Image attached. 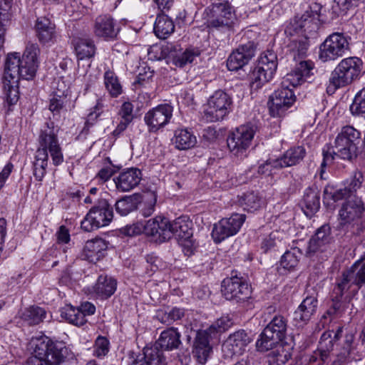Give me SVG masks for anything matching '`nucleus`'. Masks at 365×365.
Here are the masks:
<instances>
[{
	"label": "nucleus",
	"mask_w": 365,
	"mask_h": 365,
	"mask_svg": "<svg viewBox=\"0 0 365 365\" xmlns=\"http://www.w3.org/2000/svg\"><path fill=\"white\" fill-rule=\"evenodd\" d=\"M349 109L353 115L365 114V86L356 93Z\"/></svg>",
	"instance_id": "nucleus-51"
},
{
	"label": "nucleus",
	"mask_w": 365,
	"mask_h": 365,
	"mask_svg": "<svg viewBox=\"0 0 365 365\" xmlns=\"http://www.w3.org/2000/svg\"><path fill=\"white\" fill-rule=\"evenodd\" d=\"M14 168L11 163H8L0 173V190L4 186L6 180L11 175Z\"/></svg>",
	"instance_id": "nucleus-64"
},
{
	"label": "nucleus",
	"mask_w": 365,
	"mask_h": 365,
	"mask_svg": "<svg viewBox=\"0 0 365 365\" xmlns=\"http://www.w3.org/2000/svg\"><path fill=\"white\" fill-rule=\"evenodd\" d=\"M133 105L130 102H124L118 113L120 118L119 123L115 129L113 131V135L115 137L119 136L123 131L126 130L128 125L133 121Z\"/></svg>",
	"instance_id": "nucleus-37"
},
{
	"label": "nucleus",
	"mask_w": 365,
	"mask_h": 365,
	"mask_svg": "<svg viewBox=\"0 0 365 365\" xmlns=\"http://www.w3.org/2000/svg\"><path fill=\"white\" fill-rule=\"evenodd\" d=\"M117 288V281L108 275H100L93 286V294L98 298L106 299L110 297Z\"/></svg>",
	"instance_id": "nucleus-30"
},
{
	"label": "nucleus",
	"mask_w": 365,
	"mask_h": 365,
	"mask_svg": "<svg viewBox=\"0 0 365 365\" xmlns=\"http://www.w3.org/2000/svg\"><path fill=\"white\" fill-rule=\"evenodd\" d=\"M175 147L180 150H186L195 147L196 136L188 129H177L173 138Z\"/></svg>",
	"instance_id": "nucleus-36"
},
{
	"label": "nucleus",
	"mask_w": 365,
	"mask_h": 365,
	"mask_svg": "<svg viewBox=\"0 0 365 365\" xmlns=\"http://www.w3.org/2000/svg\"><path fill=\"white\" fill-rule=\"evenodd\" d=\"M61 316L68 323L78 327L83 326L87 322L86 318L83 316V314H82L78 307H74L71 305H66L62 308Z\"/></svg>",
	"instance_id": "nucleus-47"
},
{
	"label": "nucleus",
	"mask_w": 365,
	"mask_h": 365,
	"mask_svg": "<svg viewBox=\"0 0 365 365\" xmlns=\"http://www.w3.org/2000/svg\"><path fill=\"white\" fill-rule=\"evenodd\" d=\"M245 220L243 214L234 213L230 217L223 218L214 225L212 237L215 243L236 235Z\"/></svg>",
	"instance_id": "nucleus-16"
},
{
	"label": "nucleus",
	"mask_w": 365,
	"mask_h": 365,
	"mask_svg": "<svg viewBox=\"0 0 365 365\" xmlns=\"http://www.w3.org/2000/svg\"><path fill=\"white\" fill-rule=\"evenodd\" d=\"M39 52L38 46L31 43L26 46L21 58L18 53L8 54L3 83L5 98L9 105H14L19 100V80H31L35 76L38 66L37 56Z\"/></svg>",
	"instance_id": "nucleus-1"
},
{
	"label": "nucleus",
	"mask_w": 365,
	"mask_h": 365,
	"mask_svg": "<svg viewBox=\"0 0 365 365\" xmlns=\"http://www.w3.org/2000/svg\"><path fill=\"white\" fill-rule=\"evenodd\" d=\"M331 241V228L328 225H324L317 230L315 235L310 239L307 252H323Z\"/></svg>",
	"instance_id": "nucleus-28"
},
{
	"label": "nucleus",
	"mask_w": 365,
	"mask_h": 365,
	"mask_svg": "<svg viewBox=\"0 0 365 365\" xmlns=\"http://www.w3.org/2000/svg\"><path fill=\"white\" fill-rule=\"evenodd\" d=\"M291 38L292 39L287 46L288 53L294 61H299V62L296 64V67L301 61H305L302 59L307 56L309 46L308 41L309 38L299 36H295ZM308 61L310 62V61ZM311 63L314 66V63L312 61Z\"/></svg>",
	"instance_id": "nucleus-29"
},
{
	"label": "nucleus",
	"mask_w": 365,
	"mask_h": 365,
	"mask_svg": "<svg viewBox=\"0 0 365 365\" xmlns=\"http://www.w3.org/2000/svg\"><path fill=\"white\" fill-rule=\"evenodd\" d=\"M345 272L355 284L353 292L354 294H356L365 284V255L355 262L351 267L345 269Z\"/></svg>",
	"instance_id": "nucleus-34"
},
{
	"label": "nucleus",
	"mask_w": 365,
	"mask_h": 365,
	"mask_svg": "<svg viewBox=\"0 0 365 365\" xmlns=\"http://www.w3.org/2000/svg\"><path fill=\"white\" fill-rule=\"evenodd\" d=\"M232 324V323L228 317H222L207 329L215 336L217 333L227 330L230 327Z\"/></svg>",
	"instance_id": "nucleus-54"
},
{
	"label": "nucleus",
	"mask_w": 365,
	"mask_h": 365,
	"mask_svg": "<svg viewBox=\"0 0 365 365\" xmlns=\"http://www.w3.org/2000/svg\"><path fill=\"white\" fill-rule=\"evenodd\" d=\"M287 321L281 315L275 316L266 326L256 342V347L259 351H265L274 345L282 341L286 336Z\"/></svg>",
	"instance_id": "nucleus-11"
},
{
	"label": "nucleus",
	"mask_w": 365,
	"mask_h": 365,
	"mask_svg": "<svg viewBox=\"0 0 365 365\" xmlns=\"http://www.w3.org/2000/svg\"><path fill=\"white\" fill-rule=\"evenodd\" d=\"M239 203L245 210L252 212L259 210L264 205V200L258 193L248 192L240 197Z\"/></svg>",
	"instance_id": "nucleus-45"
},
{
	"label": "nucleus",
	"mask_w": 365,
	"mask_h": 365,
	"mask_svg": "<svg viewBox=\"0 0 365 365\" xmlns=\"http://www.w3.org/2000/svg\"><path fill=\"white\" fill-rule=\"evenodd\" d=\"M192 222L188 217L182 216L170 222L172 236L175 234L181 238H189L192 236Z\"/></svg>",
	"instance_id": "nucleus-43"
},
{
	"label": "nucleus",
	"mask_w": 365,
	"mask_h": 365,
	"mask_svg": "<svg viewBox=\"0 0 365 365\" xmlns=\"http://www.w3.org/2000/svg\"><path fill=\"white\" fill-rule=\"evenodd\" d=\"M185 315V310L178 307H173L165 312H160L158 314L159 320L167 324H171L177 320L181 319Z\"/></svg>",
	"instance_id": "nucleus-50"
},
{
	"label": "nucleus",
	"mask_w": 365,
	"mask_h": 365,
	"mask_svg": "<svg viewBox=\"0 0 365 365\" xmlns=\"http://www.w3.org/2000/svg\"><path fill=\"white\" fill-rule=\"evenodd\" d=\"M109 351V341L103 336H98L95 342L93 355L101 358L105 356Z\"/></svg>",
	"instance_id": "nucleus-55"
},
{
	"label": "nucleus",
	"mask_w": 365,
	"mask_h": 365,
	"mask_svg": "<svg viewBox=\"0 0 365 365\" xmlns=\"http://www.w3.org/2000/svg\"><path fill=\"white\" fill-rule=\"evenodd\" d=\"M61 84L62 88H60L58 84L56 91L50 96L48 109L53 113V117L61 113L67 102L68 90L63 82H61Z\"/></svg>",
	"instance_id": "nucleus-35"
},
{
	"label": "nucleus",
	"mask_w": 365,
	"mask_h": 365,
	"mask_svg": "<svg viewBox=\"0 0 365 365\" xmlns=\"http://www.w3.org/2000/svg\"><path fill=\"white\" fill-rule=\"evenodd\" d=\"M306 154V149L302 145L291 147L279 158L274 160L273 167L280 169L298 165L304 160Z\"/></svg>",
	"instance_id": "nucleus-25"
},
{
	"label": "nucleus",
	"mask_w": 365,
	"mask_h": 365,
	"mask_svg": "<svg viewBox=\"0 0 365 365\" xmlns=\"http://www.w3.org/2000/svg\"><path fill=\"white\" fill-rule=\"evenodd\" d=\"M364 210V203L360 199L354 197L347 200L339 211L340 225L350 224L359 219Z\"/></svg>",
	"instance_id": "nucleus-24"
},
{
	"label": "nucleus",
	"mask_w": 365,
	"mask_h": 365,
	"mask_svg": "<svg viewBox=\"0 0 365 365\" xmlns=\"http://www.w3.org/2000/svg\"><path fill=\"white\" fill-rule=\"evenodd\" d=\"M290 358V347L282 344L277 346L267 356L269 365H284Z\"/></svg>",
	"instance_id": "nucleus-42"
},
{
	"label": "nucleus",
	"mask_w": 365,
	"mask_h": 365,
	"mask_svg": "<svg viewBox=\"0 0 365 365\" xmlns=\"http://www.w3.org/2000/svg\"><path fill=\"white\" fill-rule=\"evenodd\" d=\"M57 242L59 244H66L70 241V234L68 230L61 225L56 232Z\"/></svg>",
	"instance_id": "nucleus-63"
},
{
	"label": "nucleus",
	"mask_w": 365,
	"mask_h": 365,
	"mask_svg": "<svg viewBox=\"0 0 365 365\" xmlns=\"http://www.w3.org/2000/svg\"><path fill=\"white\" fill-rule=\"evenodd\" d=\"M119 29L110 15H101L95 21L94 33L97 36L106 40H113L117 37Z\"/></svg>",
	"instance_id": "nucleus-26"
},
{
	"label": "nucleus",
	"mask_w": 365,
	"mask_h": 365,
	"mask_svg": "<svg viewBox=\"0 0 365 365\" xmlns=\"http://www.w3.org/2000/svg\"><path fill=\"white\" fill-rule=\"evenodd\" d=\"M252 339L244 329H240L230 334L222 346V353L226 358L242 354Z\"/></svg>",
	"instance_id": "nucleus-18"
},
{
	"label": "nucleus",
	"mask_w": 365,
	"mask_h": 365,
	"mask_svg": "<svg viewBox=\"0 0 365 365\" xmlns=\"http://www.w3.org/2000/svg\"><path fill=\"white\" fill-rule=\"evenodd\" d=\"M332 306L327 310V314L329 315L338 314L341 312L342 299L344 296L334 294L331 292Z\"/></svg>",
	"instance_id": "nucleus-59"
},
{
	"label": "nucleus",
	"mask_w": 365,
	"mask_h": 365,
	"mask_svg": "<svg viewBox=\"0 0 365 365\" xmlns=\"http://www.w3.org/2000/svg\"><path fill=\"white\" fill-rule=\"evenodd\" d=\"M106 250V245L102 239L87 241L83 249L86 257L91 262L103 257Z\"/></svg>",
	"instance_id": "nucleus-40"
},
{
	"label": "nucleus",
	"mask_w": 365,
	"mask_h": 365,
	"mask_svg": "<svg viewBox=\"0 0 365 365\" xmlns=\"http://www.w3.org/2000/svg\"><path fill=\"white\" fill-rule=\"evenodd\" d=\"M222 293L226 299L242 303L250 298L251 287L242 277L232 276L222 281Z\"/></svg>",
	"instance_id": "nucleus-15"
},
{
	"label": "nucleus",
	"mask_w": 365,
	"mask_h": 365,
	"mask_svg": "<svg viewBox=\"0 0 365 365\" xmlns=\"http://www.w3.org/2000/svg\"><path fill=\"white\" fill-rule=\"evenodd\" d=\"M232 98L227 92L217 90L207 100L204 115L207 121L222 120L232 109Z\"/></svg>",
	"instance_id": "nucleus-12"
},
{
	"label": "nucleus",
	"mask_w": 365,
	"mask_h": 365,
	"mask_svg": "<svg viewBox=\"0 0 365 365\" xmlns=\"http://www.w3.org/2000/svg\"><path fill=\"white\" fill-rule=\"evenodd\" d=\"M322 9L321 4L313 3L302 15L291 19L284 30L287 36H299L309 38L315 35L320 25Z\"/></svg>",
	"instance_id": "nucleus-6"
},
{
	"label": "nucleus",
	"mask_w": 365,
	"mask_h": 365,
	"mask_svg": "<svg viewBox=\"0 0 365 365\" xmlns=\"http://www.w3.org/2000/svg\"><path fill=\"white\" fill-rule=\"evenodd\" d=\"M36 36L42 43L52 42L56 36L55 24L47 17L37 19L35 24Z\"/></svg>",
	"instance_id": "nucleus-31"
},
{
	"label": "nucleus",
	"mask_w": 365,
	"mask_h": 365,
	"mask_svg": "<svg viewBox=\"0 0 365 365\" xmlns=\"http://www.w3.org/2000/svg\"><path fill=\"white\" fill-rule=\"evenodd\" d=\"M141 178V171L132 168L121 172L113 180L118 190L128 192L140 183Z\"/></svg>",
	"instance_id": "nucleus-27"
},
{
	"label": "nucleus",
	"mask_w": 365,
	"mask_h": 365,
	"mask_svg": "<svg viewBox=\"0 0 365 365\" xmlns=\"http://www.w3.org/2000/svg\"><path fill=\"white\" fill-rule=\"evenodd\" d=\"M145 222H137L130 225H127L123 228V232L128 236L138 235L141 233L145 234Z\"/></svg>",
	"instance_id": "nucleus-57"
},
{
	"label": "nucleus",
	"mask_w": 365,
	"mask_h": 365,
	"mask_svg": "<svg viewBox=\"0 0 365 365\" xmlns=\"http://www.w3.org/2000/svg\"><path fill=\"white\" fill-rule=\"evenodd\" d=\"M128 365H167L166 359L158 346H145L142 354L133 356Z\"/></svg>",
	"instance_id": "nucleus-23"
},
{
	"label": "nucleus",
	"mask_w": 365,
	"mask_h": 365,
	"mask_svg": "<svg viewBox=\"0 0 365 365\" xmlns=\"http://www.w3.org/2000/svg\"><path fill=\"white\" fill-rule=\"evenodd\" d=\"M215 337L207 329L199 330L196 333L192 346V354L201 364H205L210 357L212 347L210 340Z\"/></svg>",
	"instance_id": "nucleus-19"
},
{
	"label": "nucleus",
	"mask_w": 365,
	"mask_h": 365,
	"mask_svg": "<svg viewBox=\"0 0 365 365\" xmlns=\"http://www.w3.org/2000/svg\"><path fill=\"white\" fill-rule=\"evenodd\" d=\"M104 83L110 94L116 97L122 92V88L115 74L110 71H107L104 74Z\"/></svg>",
	"instance_id": "nucleus-48"
},
{
	"label": "nucleus",
	"mask_w": 365,
	"mask_h": 365,
	"mask_svg": "<svg viewBox=\"0 0 365 365\" xmlns=\"http://www.w3.org/2000/svg\"><path fill=\"white\" fill-rule=\"evenodd\" d=\"M255 133L256 128L251 124L240 125L230 132L227 138V144L230 153L237 157L245 155Z\"/></svg>",
	"instance_id": "nucleus-14"
},
{
	"label": "nucleus",
	"mask_w": 365,
	"mask_h": 365,
	"mask_svg": "<svg viewBox=\"0 0 365 365\" xmlns=\"http://www.w3.org/2000/svg\"><path fill=\"white\" fill-rule=\"evenodd\" d=\"M13 0H0V19L9 21Z\"/></svg>",
	"instance_id": "nucleus-61"
},
{
	"label": "nucleus",
	"mask_w": 365,
	"mask_h": 365,
	"mask_svg": "<svg viewBox=\"0 0 365 365\" xmlns=\"http://www.w3.org/2000/svg\"><path fill=\"white\" fill-rule=\"evenodd\" d=\"M198 55L199 53L197 51H194L192 49H186L185 51L174 56L173 62L178 67H183L187 63L192 62L195 57Z\"/></svg>",
	"instance_id": "nucleus-52"
},
{
	"label": "nucleus",
	"mask_w": 365,
	"mask_h": 365,
	"mask_svg": "<svg viewBox=\"0 0 365 365\" xmlns=\"http://www.w3.org/2000/svg\"><path fill=\"white\" fill-rule=\"evenodd\" d=\"M173 107L161 104L149 110L144 115V121L150 133H157L164 128L173 116Z\"/></svg>",
	"instance_id": "nucleus-17"
},
{
	"label": "nucleus",
	"mask_w": 365,
	"mask_h": 365,
	"mask_svg": "<svg viewBox=\"0 0 365 365\" xmlns=\"http://www.w3.org/2000/svg\"><path fill=\"white\" fill-rule=\"evenodd\" d=\"M362 61L357 57L342 59L331 72L327 86V92L334 93L337 89L350 85L359 78L361 72Z\"/></svg>",
	"instance_id": "nucleus-7"
},
{
	"label": "nucleus",
	"mask_w": 365,
	"mask_h": 365,
	"mask_svg": "<svg viewBox=\"0 0 365 365\" xmlns=\"http://www.w3.org/2000/svg\"><path fill=\"white\" fill-rule=\"evenodd\" d=\"M361 141V133L352 126L346 125L341 128L335 139V150L323 149V160L321 163L320 177L324 178V168L334 162L335 156L351 160L357 156L358 145Z\"/></svg>",
	"instance_id": "nucleus-4"
},
{
	"label": "nucleus",
	"mask_w": 365,
	"mask_h": 365,
	"mask_svg": "<svg viewBox=\"0 0 365 365\" xmlns=\"http://www.w3.org/2000/svg\"><path fill=\"white\" fill-rule=\"evenodd\" d=\"M277 68V57L272 51H267L261 54L257 66L251 74V86L260 88L272 79Z\"/></svg>",
	"instance_id": "nucleus-13"
},
{
	"label": "nucleus",
	"mask_w": 365,
	"mask_h": 365,
	"mask_svg": "<svg viewBox=\"0 0 365 365\" xmlns=\"http://www.w3.org/2000/svg\"><path fill=\"white\" fill-rule=\"evenodd\" d=\"M354 289L355 284H354V282L351 280L345 270H343L341 274L336 277L335 279L332 292L341 296H352L356 294L353 292Z\"/></svg>",
	"instance_id": "nucleus-38"
},
{
	"label": "nucleus",
	"mask_w": 365,
	"mask_h": 365,
	"mask_svg": "<svg viewBox=\"0 0 365 365\" xmlns=\"http://www.w3.org/2000/svg\"><path fill=\"white\" fill-rule=\"evenodd\" d=\"M300 255L299 250L296 248L287 251L281 258L280 266L287 270L294 269L298 264Z\"/></svg>",
	"instance_id": "nucleus-49"
},
{
	"label": "nucleus",
	"mask_w": 365,
	"mask_h": 365,
	"mask_svg": "<svg viewBox=\"0 0 365 365\" xmlns=\"http://www.w3.org/2000/svg\"><path fill=\"white\" fill-rule=\"evenodd\" d=\"M145 235L152 236L159 241H165L172 237L170 220L161 215L146 221Z\"/></svg>",
	"instance_id": "nucleus-21"
},
{
	"label": "nucleus",
	"mask_w": 365,
	"mask_h": 365,
	"mask_svg": "<svg viewBox=\"0 0 365 365\" xmlns=\"http://www.w3.org/2000/svg\"><path fill=\"white\" fill-rule=\"evenodd\" d=\"M46 312L38 306H30L21 313V318L29 325H36L45 319Z\"/></svg>",
	"instance_id": "nucleus-46"
},
{
	"label": "nucleus",
	"mask_w": 365,
	"mask_h": 365,
	"mask_svg": "<svg viewBox=\"0 0 365 365\" xmlns=\"http://www.w3.org/2000/svg\"><path fill=\"white\" fill-rule=\"evenodd\" d=\"M255 46L252 41L239 46L229 56L227 66L230 71H237L247 65L255 56Z\"/></svg>",
	"instance_id": "nucleus-20"
},
{
	"label": "nucleus",
	"mask_w": 365,
	"mask_h": 365,
	"mask_svg": "<svg viewBox=\"0 0 365 365\" xmlns=\"http://www.w3.org/2000/svg\"><path fill=\"white\" fill-rule=\"evenodd\" d=\"M300 205L304 214L308 217H312L320 207V194L317 188H307Z\"/></svg>",
	"instance_id": "nucleus-32"
},
{
	"label": "nucleus",
	"mask_w": 365,
	"mask_h": 365,
	"mask_svg": "<svg viewBox=\"0 0 365 365\" xmlns=\"http://www.w3.org/2000/svg\"><path fill=\"white\" fill-rule=\"evenodd\" d=\"M334 346V339L331 336V333L324 332L319 341V350L322 353H327L332 350Z\"/></svg>",
	"instance_id": "nucleus-56"
},
{
	"label": "nucleus",
	"mask_w": 365,
	"mask_h": 365,
	"mask_svg": "<svg viewBox=\"0 0 365 365\" xmlns=\"http://www.w3.org/2000/svg\"><path fill=\"white\" fill-rule=\"evenodd\" d=\"M30 346L33 356L27 359L26 365H60L64 361V348L45 335L32 337Z\"/></svg>",
	"instance_id": "nucleus-5"
},
{
	"label": "nucleus",
	"mask_w": 365,
	"mask_h": 365,
	"mask_svg": "<svg viewBox=\"0 0 365 365\" xmlns=\"http://www.w3.org/2000/svg\"><path fill=\"white\" fill-rule=\"evenodd\" d=\"M277 232H272L263 239L261 244V249L264 252H267L276 246L277 240Z\"/></svg>",
	"instance_id": "nucleus-60"
},
{
	"label": "nucleus",
	"mask_w": 365,
	"mask_h": 365,
	"mask_svg": "<svg viewBox=\"0 0 365 365\" xmlns=\"http://www.w3.org/2000/svg\"><path fill=\"white\" fill-rule=\"evenodd\" d=\"M181 334L175 327H170L163 331L155 346L158 345L162 350L172 351L181 344Z\"/></svg>",
	"instance_id": "nucleus-33"
},
{
	"label": "nucleus",
	"mask_w": 365,
	"mask_h": 365,
	"mask_svg": "<svg viewBox=\"0 0 365 365\" xmlns=\"http://www.w3.org/2000/svg\"><path fill=\"white\" fill-rule=\"evenodd\" d=\"M144 205L140 212L145 217H148L153 215L155 211L157 202V195L155 192H148L143 196Z\"/></svg>",
	"instance_id": "nucleus-53"
},
{
	"label": "nucleus",
	"mask_w": 365,
	"mask_h": 365,
	"mask_svg": "<svg viewBox=\"0 0 365 365\" xmlns=\"http://www.w3.org/2000/svg\"><path fill=\"white\" fill-rule=\"evenodd\" d=\"M59 127L54 122L49 120L41 128L37 148L33 162V174L38 181H41L46 173L48 163L49 152L53 164L56 166L63 162L62 149L58 142Z\"/></svg>",
	"instance_id": "nucleus-2"
},
{
	"label": "nucleus",
	"mask_w": 365,
	"mask_h": 365,
	"mask_svg": "<svg viewBox=\"0 0 365 365\" xmlns=\"http://www.w3.org/2000/svg\"><path fill=\"white\" fill-rule=\"evenodd\" d=\"M141 200L142 197L139 194L125 196L115 202V210L120 215L125 216L137 210Z\"/></svg>",
	"instance_id": "nucleus-39"
},
{
	"label": "nucleus",
	"mask_w": 365,
	"mask_h": 365,
	"mask_svg": "<svg viewBox=\"0 0 365 365\" xmlns=\"http://www.w3.org/2000/svg\"><path fill=\"white\" fill-rule=\"evenodd\" d=\"M73 44L78 59L83 60L84 58H89L93 56L96 48L91 40L77 38L73 40Z\"/></svg>",
	"instance_id": "nucleus-44"
},
{
	"label": "nucleus",
	"mask_w": 365,
	"mask_h": 365,
	"mask_svg": "<svg viewBox=\"0 0 365 365\" xmlns=\"http://www.w3.org/2000/svg\"><path fill=\"white\" fill-rule=\"evenodd\" d=\"M351 37L341 32L329 35L319 46V59L324 62L334 61L350 50Z\"/></svg>",
	"instance_id": "nucleus-9"
},
{
	"label": "nucleus",
	"mask_w": 365,
	"mask_h": 365,
	"mask_svg": "<svg viewBox=\"0 0 365 365\" xmlns=\"http://www.w3.org/2000/svg\"><path fill=\"white\" fill-rule=\"evenodd\" d=\"M174 30L175 25L170 18L163 14L157 16L154 26V32L159 38H167L173 33Z\"/></svg>",
	"instance_id": "nucleus-41"
},
{
	"label": "nucleus",
	"mask_w": 365,
	"mask_h": 365,
	"mask_svg": "<svg viewBox=\"0 0 365 365\" xmlns=\"http://www.w3.org/2000/svg\"><path fill=\"white\" fill-rule=\"evenodd\" d=\"M180 245L182 247V250L185 255L190 256L194 253L195 245L194 242L190 237L189 238H181Z\"/></svg>",
	"instance_id": "nucleus-62"
},
{
	"label": "nucleus",
	"mask_w": 365,
	"mask_h": 365,
	"mask_svg": "<svg viewBox=\"0 0 365 365\" xmlns=\"http://www.w3.org/2000/svg\"><path fill=\"white\" fill-rule=\"evenodd\" d=\"M363 178L364 176L362 173L355 171L353 175L350 178L346 189H347L350 192L356 191L361 186Z\"/></svg>",
	"instance_id": "nucleus-58"
},
{
	"label": "nucleus",
	"mask_w": 365,
	"mask_h": 365,
	"mask_svg": "<svg viewBox=\"0 0 365 365\" xmlns=\"http://www.w3.org/2000/svg\"><path fill=\"white\" fill-rule=\"evenodd\" d=\"M318 301L314 295L307 296L293 314L295 326L303 327L317 312Z\"/></svg>",
	"instance_id": "nucleus-22"
},
{
	"label": "nucleus",
	"mask_w": 365,
	"mask_h": 365,
	"mask_svg": "<svg viewBox=\"0 0 365 365\" xmlns=\"http://www.w3.org/2000/svg\"><path fill=\"white\" fill-rule=\"evenodd\" d=\"M313 70V65L309 61H301L286 75L282 82V88L270 97L269 112L273 117H281L296 101V96L289 86L296 87L309 78Z\"/></svg>",
	"instance_id": "nucleus-3"
},
{
	"label": "nucleus",
	"mask_w": 365,
	"mask_h": 365,
	"mask_svg": "<svg viewBox=\"0 0 365 365\" xmlns=\"http://www.w3.org/2000/svg\"><path fill=\"white\" fill-rule=\"evenodd\" d=\"M207 27L222 32H233L236 21L234 7L227 1L212 3L205 9Z\"/></svg>",
	"instance_id": "nucleus-8"
},
{
	"label": "nucleus",
	"mask_w": 365,
	"mask_h": 365,
	"mask_svg": "<svg viewBox=\"0 0 365 365\" xmlns=\"http://www.w3.org/2000/svg\"><path fill=\"white\" fill-rule=\"evenodd\" d=\"M113 217L112 206L106 199L99 198L81 221V227L86 232H92L108 225Z\"/></svg>",
	"instance_id": "nucleus-10"
}]
</instances>
